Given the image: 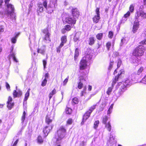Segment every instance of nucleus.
<instances>
[{
    "instance_id": "obj_11",
    "label": "nucleus",
    "mask_w": 146,
    "mask_h": 146,
    "mask_svg": "<svg viewBox=\"0 0 146 146\" xmlns=\"http://www.w3.org/2000/svg\"><path fill=\"white\" fill-rule=\"evenodd\" d=\"M139 21L138 20H135L133 26L132 32L133 33H136L139 27Z\"/></svg>"
},
{
    "instance_id": "obj_27",
    "label": "nucleus",
    "mask_w": 146,
    "mask_h": 146,
    "mask_svg": "<svg viewBox=\"0 0 146 146\" xmlns=\"http://www.w3.org/2000/svg\"><path fill=\"white\" fill-rule=\"evenodd\" d=\"M45 49L44 48H38L37 49V53H40L42 55H44L45 53Z\"/></svg>"
},
{
    "instance_id": "obj_18",
    "label": "nucleus",
    "mask_w": 146,
    "mask_h": 146,
    "mask_svg": "<svg viewBox=\"0 0 146 146\" xmlns=\"http://www.w3.org/2000/svg\"><path fill=\"white\" fill-rule=\"evenodd\" d=\"M38 8L37 9V12L38 15L39 13L42 12L43 10V7L42 4L41 3L37 4Z\"/></svg>"
},
{
    "instance_id": "obj_61",
    "label": "nucleus",
    "mask_w": 146,
    "mask_h": 146,
    "mask_svg": "<svg viewBox=\"0 0 146 146\" xmlns=\"http://www.w3.org/2000/svg\"><path fill=\"white\" fill-rule=\"evenodd\" d=\"M101 46V44L100 43V42L99 41H98L97 44V46H96L97 48V49L99 48H100Z\"/></svg>"
},
{
    "instance_id": "obj_43",
    "label": "nucleus",
    "mask_w": 146,
    "mask_h": 146,
    "mask_svg": "<svg viewBox=\"0 0 146 146\" xmlns=\"http://www.w3.org/2000/svg\"><path fill=\"white\" fill-rule=\"evenodd\" d=\"M64 46H63L62 44H60L56 48V52L58 53H59L60 52L61 50V48Z\"/></svg>"
},
{
    "instance_id": "obj_59",
    "label": "nucleus",
    "mask_w": 146,
    "mask_h": 146,
    "mask_svg": "<svg viewBox=\"0 0 146 146\" xmlns=\"http://www.w3.org/2000/svg\"><path fill=\"white\" fill-rule=\"evenodd\" d=\"M68 77L66 78L64 81H63V84L64 85H66L67 82H68Z\"/></svg>"
},
{
    "instance_id": "obj_46",
    "label": "nucleus",
    "mask_w": 146,
    "mask_h": 146,
    "mask_svg": "<svg viewBox=\"0 0 146 146\" xmlns=\"http://www.w3.org/2000/svg\"><path fill=\"white\" fill-rule=\"evenodd\" d=\"M47 80L46 78H44L42 81L41 84V86H45L47 84Z\"/></svg>"
},
{
    "instance_id": "obj_25",
    "label": "nucleus",
    "mask_w": 146,
    "mask_h": 146,
    "mask_svg": "<svg viewBox=\"0 0 146 146\" xmlns=\"http://www.w3.org/2000/svg\"><path fill=\"white\" fill-rule=\"evenodd\" d=\"M79 102L78 98L76 97H75L72 99L71 102L72 104L75 105L78 104Z\"/></svg>"
},
{
    "instance_id": "obj_41",
    "label": "nucleus",
    "mask_w": 146,
    "mask_h": 146,
    "mask_svg": "<svg viewBox=\"0 0 146 146\" xmlns=\"http://www.w3.org/2000/svg\"><path fill=\"white\" fill-rule=\"evenodd\" d=\"M113 31H110L108 32V37L110 39L112 38L113 36Z\"/></svg>"
},
{
    "instance_id": "obj_8",
    "label": "nucleus",
    "mask_w": 146,
    "mask_h": 146,
    "mask_svg": "<svg viewBox=\"0 0 146 146\" xmlns=\"http://www.w3.org/2000/svg\"><path fill=\"white\" fill-rule=\"evenodd\" d=\"M42 32L45 34L43 38V40L44 41L48 40L49 42H51V34L49 32L48 29L47 28L44 29L42 31Z\"/></svg>"
},
{
    "instance_id": "obj_21",
    "label": "nucleus",
    "mask_w": 146,
    "mask_h": 146,
    "mask_svg": "<svg viewBox=\"0 0 146 146\" xmlns=\"http://www.w3.org/2000/svg\"><path fill=\"white\" fill-rule=\"evenodd\" d=\"M8 15H10L12 20L16 19L14 11H8L7 13Z\"/></svg>"
},
{
    "instance_id": "obj_5",
    "label": "nucleus",
    "mask_w": 146,
    "mask_h": 146,
    "mask_svg": "<svg viewBox=\"0 0 146 146\" xmlns=\"http://www.w3.org/2000/svg\"><path fill=\"white\" fill-rule=\"evenodd\" d=\"M71 13L73 18L77 20L78 19L80 15V12L79 9L75 7H72L71 9Z\"/></svg>"
},
{
    "instance_id": "obj_47",
    "label": "nucleus",
    "mask_w": 146,
    "mask_h": 146,
    "mask_svg": "<svg viewBox=\"0 0 146 146\" xmlns=\"http://www.w3.org/2000/svg\"><path fill=\"white\" fill-rule=\"evenodd\" d=\"M125 73V71L124 70L122 69H121L119 72V73L117 75L119 77L122 74H124Z\"/></svg>"
},
{
    "instance_id": "obj_40",
    "label": "nucleus",
    "mask_w": 146,
    "mask_h": 146,
    "mask_svg": "<svg viewBox=\"0 0 146 146\" xmlns=\"http://www.w3.org/2000/svg\"><path fill=\"white\" fill-rule=\"evenodd\" d=\"M113 87L111 86V87H109L108 88L107 90L106 91V93L108 95L110 94L111 93Z\"/></svg>"
},
{
    "instance_id": "obj_52",
    "label": "nucleus",
    "mask_w": 146,
    "mask_h": 146,
    "mask_svg": "<svg viewBox=\"0 0 146 146\" xmlns=\"http://www.w3.org/2000/svg\"><path fill=\"white\" fill-rule=\"evenodd\" d=\"M130 11H127V13L123 15V17L125 18H127L129 17L130 15Z\"/></svg>"
},
{
    "instance_id": "obj_37",
    "label": "nucleus",
    "mask_w": 146,
    "mask_h": 146,
    "mask_svg": "<svg viewBox=\"0 0 146 146\" xmlns=\"http://www.w3.org/2000/svg\"><path fill=\"white\" fill-rule=\"evenodd\" d=\"M37 141L40 144H41L43 142V140L40 135H39L38 137Z\"/></svg>"
},
{
    "instance_id": "obj_42",
    "label": "nucleus",
    "mask_w": 146,
    "mask_h": 146,
    "mask_svg": "<svg viewBox=\"0 0 146 146\" xmlns=\"http://www.w3.org/2000/svg\"><path fill=\"white\" fill-rule=\"evenodd\" d=\"M83 86L84 85L83 83H82L81 81H80L78 83L77 87L79 89H81L83 87Z\"/></svg>"
},
{
    "instance_id": "obj_29",
    "label": "nucleus",
    "mask_w": 146,
    "mask_h": 146,
    "mask_svg": "<svg viewBox=\"0 0 146 146\" xmlns=\"http://www.w3.org/2000/svg\"><path fill=\"white\" fill-rule=\"evenodd\" d=\"M96 105H94L93 106H91L88 109V110L86 111L90 113L91 114V113L96 108Z\"/></svg>"
},
{
    "instance_id": "obj_33",
    "label": "nucleus",
    "mask_w": 146,
    "mask_h": 146,
    "mask_svg": "<svg viewBox=\"0 0 146 146\" xmlns=\"http://www.w3.org/2000/svg\"><path fill=\"white\" fill-rule=\"evenodd\" d=\"M72 28V27L71 26V25L69 24L66 25L64 27V28L66 30V31H70Z\"/></svg>"
},
{
    "instance_id": "obj_64",
    "label": "nucleus",
    "mask_w": 146,
    "mask_h": 146,
    "mask_svg": "<svg viewBox=\"0 0 146 146\" xmlns=\"http://www.w3.org/2000/svg\"><path fill=\"white\" fill-rule=\"evenodd\" d=\"M49 74L48 73H47L45 74L44 75V78H46L47 79V78L49 77Z\"/></svg>"
},
{
    "instance_id": "obj_28",
    "label": "nucleus",
    "mask_w": 146,
    "mask_h": 146,
    "mask_svg": "<svg viewBox=\"0 0 146 146\" xmlns=\"http://www.w3.org/2000/svg\"><path fill=\"white\" fill-rule=\"evenodd\" d=\"M103 33H99L97 34L96 35L97 39L99 40H101L103 38Z\"/></svg>"
},
{
    "instance_id": "obj_39",
    "label": "nucleus",
    "mask_w": 146,
    "mask_h": 146,
    "mask_svg": "<svg viewBox=\"0 0 146 146\" xmlns=\"http://www.w3.org/2000/svg\"><path fill=\"white\" fill-rule=\"evenodd\" d=\"M111 46V43L110 41H108L106 43V46L107 48V50H109Z\"/></svg>"
},
{
    "instance_id": "obj_34",
    "label": "nucleus",
    "mask_w": 146,
    "mask_h": 146,
    "mask_svg": "<svg viewBox=\"0 0 146 146\" xmlns=\"http://www.w3.org/2000/svg\"><path fill=\"white\" fill-rule=\"evenodd\" d=\"M73 122V120L71 118H68L66 121V124L67 125H71Z\"/></svg>"
},
{
    "instance_id": "obj_49",
    "label": "nucleus",
    "mask_w": 146,
    "mask_h": 146,
    "mask_svg": "<svg viewBox=\"0 0 146 146\" xmlns=\"http://www.w3.org/2000/svg\"><path fill=\"white\" fill-rule=\"evenodd\" d=\"M72 112V109L70 108H67L66 110V113L67 114H71Z\"/></svg>"
},
{
    "instance_id": "obj_16",
    "label": "nucleus",
    "mask_w": 146,
    "mask_h": 146,
    "mask_svg": "<svg viewBox=\"0 0 146 146\" xmlns=\"http://www.w3.org/2000/svg\"><path fill=\"white\" fill-rule=\"evenodd\" d=\"M53 121V119L50 116V114H47L46 116L45 122V123L48 125H49L52 123Z\"/></svg>"
},
{
    "instance_id": "obj_14",
    "label": "nucleus",
    "mask_w": 146,
    "mask_h": 146,
    "mask_svg": "<svg viewBox=\"0 0 146 146\" xmlns=\"http://www.w3.org/2000/svg\"><path fill=\"white\" fill-rule=\"evenodd\" d=\"M90 115L88 111H86L85 112L83 116L82 120L81 123V125L84 124L85 122L90 117Z\"/></svg>"
},
{
    "instance_id": "obj_62",
    "label": "nucleus",
    "mask_w": 146,
    "mask_h": 146,
    "mask_svg": "<svg viewBox=\"0 0 146 146\" xmlns=\"http://www.w3.org/2000/svg\"><path fill=\"white\" fill-rule=\"evenodd\" d=\"M19 141L18 139H17L14 142L12 146H16L17 144Z\"/></svg>"
},
{
    "instance_id": "obj_26",
    "label": "nucleus",
    "mask_w": 146,
    "mask_h": 146,
    "mask_svg": "<svg viewBox=\"0 0 146 146\" xmlns=\"http://www.w3.org/2000/svg\"><path fill=\"white\" fill-rule=\"evenodd\" d=\"M56 90L55 88H54L51 92L50 93L49 95V98L50 100L52 98L54 95L56 94Z\"/></svg>"
},
{
    "instance_id": "obj_4",
    "label": "nucleus",
    "mask_w": 146,
    "mask_h": 146,
    "mask_svg": "<svg viewBox=\"0 0 146 146\" xmlns=\"http://www.w3.org/2000/svg\"><path fill=\"white\" fill-rule=\"evenodd\" d=\"M144 70V67L143 66L140 67L137 72L133 73L131 75V79L132 81L137 80L142 76V72Z\"/></svg>"
},
{
    "instance_id": "obj_24",
    "label": "nucleus",
    "mask_w": 146,
    "mask_h": 146,
    "mask_svg": "<svg viewBox=\"0 0 146 146\" xmlns=\"http://www.w3.org/2000/svg\"><path fill=\"white\" fill-rule=\"evenodd\" d=\"M102 123L104 124H106L107 122L108 119V117L107 116L105 115L102 116Z\"/></svg>"
},
{
    "instance_id": "obj_30",
    "label": "nucleus",
    "mask_w": 146,
    "mask_h": 146,
    "mask_svg": "<svg viewBox=\"0 0 146 146\" xmlns=\"http://www.w3.org/2000/svg\"><path fill=\"white\" fill-rule=\"evenodd\" d=\"M105 127L107 129V130L109 131H111V126L110 122L109 121L107 123L105 124Z\"/></svg>"
},
{
    "instance_id": "obj_58",
    "label": "nucleus",
    "mask_w": 146,
    "mask_h": 146,
    "mask_svg": "<svg viewBox=\"0 0 146 146\" xmlns=\"http://www.w3.org/2000/svg\"><path fill=\"white\" fill-rule=\"evenodd\" d=\"M6 84V87L7 90H10V87L9 85L7 82H5Z\"/></svg>"
},
{
    "instance_id": "obj_50",
    "label": "nucleus",
    "mask_w": 146,
    "mask_h": 146,
    "mask_svg": "<svg viewBox=\"0 0 146 146\" xmlns=\"http://www.w3.org/2000/svg\"><path fill=\"white\" fill-rule=\"evenodd\" d=\"M113 61H111L110 62L108 68V69L109 70H110L113 67Z\"/></svg>"
},
{
    "instance_id": "obj_32",
    "label": "nucleus",
    "mask_w": 146,
    "mask_h": 146,
    "mask_svg": "<svg viewBox=\"0 0 146 146\" xmlns=\"http://www.w3.org/2000/svg\"><path fill=\"white\" fill-rule=\"evenodd\" d=\"M30 90V88L28 89L27 92L25 94L24 100L25 101H26L27 100L29 96Z\"/></svg>"
},
{
    "instance_id": "obj_7",
    "label": "nucleus",
    "mask_w": 146,
    "mask_h": 146,
    "mask_svg": "<svg viewBox=\"0 0 146 146\" xmlns=\"http://www.w3.org/2000/svg\"><path fill=\"white\" fill-rule=\"evenodd\" d=\"M77 20L75 18H73L71 16L66 17L64 19V21L66 23L71 25H75L76 23Z\"/></svg>"
},
{
    "instance_id": "obj_1",
    "label": "nucleus",
    "mask_w": 146,
    "mask_h": 146,
    "mask_svg": "<svg viewBox=\"0 0 146 146\" xmlns=\"http://www.w3.org/2000/svg\"><path fill=\"white\" fill-rule=\"evenodd\" d=\"M67 130L65 127L63 125L60 126L57 130L53 138L56 139V144L58 142L62 140L65 137L66 134Z\"/></svg>"
},
{
    "instance_id": "obj_6",
    "label": "nucleus",
    "mask_w": 146,
    "mask_h": 146,
    "mask_svg": "<svg viewBox=\"0 0 146 146\" xmlns=\"http://www.w3.org/2000/svg\"><path fill=\"white\" fill-rule=\"evenodd\" d=\"M140 17L143 19L146 18V13L142 10H139L136 11L135 16V20H138Z\"/></svg>"
},
{
    "instance_id": "obj_56",
    "label": "nucleus",
    "mask_w": 146,
    "mask_h": 146,
    "mask_svg": "<svg viewBox=\"0 0 146 146\" xmlns=\"http://www.w3.org/2000/svg\"><path fill=\"white\" fill-rule=\"evenodd\" d=\"M17 41V38L15 37H13L11 39V42L13 43H15Z\"/></svg>"
},
{
    "instance_id": "obj_55",
    "label": "nucleus",
    "mask_w": 146,
    "mask_h": 146,
    "mask_svg": "<svg viewBox=\"0 0 146 146\" xmlns=\"http://www.w3.org/2000/svg\"><path fill=\"white\" fill-rule=\"evenodd\" d=\"M95 12L96 13V15H100V8H97L95 10Z\"/></svg>"
},
{
    "instance_id": "obj_57",
    "label": "nucleus",
    "mask_w": 146,
    "mask_h": 146,
    "mask_svg": "<svg viewBox=\"0 0 146 146\" xmlns=\"http://www.w3.org/2000/svg\"><path fill=\"white\" fill-rule=\"evenodd\" d=\"M43 64L44 69L46 68V65L47 64L46 61V60H42Z\"/></svg>"
},
{
    "instance_id": "obj_9",
    "label": "nucleus",
    "mask_w": 146,
    "mask_h": 146,
    "mask_svg": "<svg viewBox=\"0 0 146 146\" xmlns=\"http://www.w3.org/2000/svg\"><path fill=\"white\" fill-rule=\"evenodd\" d=\"M117 87L119 88V92L121 94L127 90V86L122 82L118 83Z\"/></svg>"
},
{
    "instance_id": "obj_44",
    "label": "nucleus",
    "mask_w": 146,
    "mask_h": 146,
    "mask_svg": "<svg viewBox=\"0 0 146 146\" xmlns=\"http://www.w3.org/2000/svg\"><path fill=\"white\" fill-rule=\"evenodd\" d=\"M99 123V121L98 120L95 121L94 123V128L96 129Z\"/></svg>"
},
{
    "instance_id": "obj_63",
    "label": "nucleus",
    "mask_w": 146,
    "mask_h": 146,
    "mask_svg": "<svg viewBox=\"0 0 146 146\" xmlns=\"http://www.w3.org/2000/svg\"><path fill=\"white\" fill-rule=\"evenodd\" d=\"M66 30L64 28L61 29V32L62 34H64L66 33Z\"/></svg>"
},
{
    "instance_id": "obj_35",
    "label": "nucleus",
    "mask_w": 146,
    "mask_h": 146,
    "mask_svg": "<svg viewBox=\"0 0 146 146\" xmlns=\"http://www.w3.org/2000/svg\"><path fill=\"white\" fill-rule=\"evenodd\" d=\"M9 56L13 58V60L15 62L17 63L18 62V60L16 58L15 54L14 53H12V54H10Z\"/></svg>"
},
{
    "instance_id": "obj_10",
    "label": "nucleus",
    "mask_w": 146,
    "mask_h": 146,
    "mask_svg": "<svg viewBox=\"0 0 146 146\" xmlns=\"http://www.w3.org/2000/svg\"><path fill=\"white\" fill-rule=\"evenodd\" d=\"M6 104L7 107L9 110H10L14 107L15 104L13 102V98L11 96H9L8 97Z\"/></svg>"
},
{
    "instance_id": "obj_15",
    "label": "nucleus",
    "mask_w": 146,
    "mask_h": 146,
    "mask_svg": "<svg viewBox=\"0 0 146 146\" xmlns=\"http://www.w3.org/2000/svg\"><path fill=\"white\" fill-rule=\"evenodd\" d=\"M22 95V91L19 90L17 91L16 90H13V97L14 98L20 97Z\"/></svg>"
},
{
    "instance_id": "obj_31",
    "label": "nucleus",
    "mask_w": 146,
    "mask_h": 146,
    "mask_svg": "<svg viewBox=\"0 0 146 146\" xmlns=\"http://www.w3.org/2000/svg\"><path fill=\"white\" fill-rule=\"evenodd\" d=\"M7 7L8 9L11 10L10 11H14V8L12 4H7Z\"/></svg>"
},
{
    "instance_id": "obj_3",
    "label": "nucleus",
    "mask_w": 146,
    "mask_h": 146,
    "mask_svg": "<svg viewBox=\"0 0 146 146\" xmlns=\"http://www.w3.org/2000/svg\"><path fill=\"white\" fill-rule=\"evenodd\" d=\"M86 55L83 57L80 62L79 69L80 70H84L86 68L87 66V60L91 58L90 53L88 54L86 53Z\"/></svg>"
},
{
    "instance_id": "obj_45",
    "label": "nucleus",
    "mask_w": 146,
    "mask_h": 146,
    "mask_svg": "<svg viewBox=\"0 0 146 146\" xmlns=\"http://www.w3.org/2000/svg\"><path fill=\"white\" fill-rule=\"evenodd\" d=\"M139 44H140L139 45H142V46L146 45V38L145 39L139 42Z\"/></svg>"
},
{
    "instance_id": "obj_20",
    "label": "nucleus",
    "mask_w": 146,
    "mask_h": 146,
    "mask_svg": "<svg viewBox=\"0 0 146 146\" xmlns=\"http://www.w3.org/2000/svg\"><path fill=\"white\" fill-rule=\"evenodd\" d=\"M92 20L94 23H97L99 22L100 19V16L99 15H95L92 18Z\"/></svg>"
},
{
    "instance_id": "obj_22",
    "label": "nucleus",
    "mask_w": 146,
    "mask_h": 146,
    "mask_svg": "<svg viewBox=\"0 0 146 146\" xmlns=\"http://www.w3.org/2000/svg\"><path fill=\"white\" fill-rule=\"evenodd\" d=\"M119 77L117 75L115 76L114 78L112 80V82L111 84V86L114 87V85L117 83L118 81Z\"/></svg>"
},
{
    "instance_id": "obj_54",
    "label": "nucleus",
    "mask_w": 146,
    "mask_h": 146,
    "mask_svg": "<svg viewBox=\"0 0 146 146\" xmlns=\"http://www.w3.org/2000/svg\"><path fill=\"white\" fill-rule=\"evenodd\" d=\"M86 86H85L84 87V90L81 91L80 94V96L81 97L83 96L84 95V94L85 93V91L86 90Z\"/></svg>"
},
{
    "instance_id": "obj_12",
    "label": "nucleus",
    "mask_w": 146,
    "mask_h": 146,
    "mask_svg": "<svg viewBox=\"0 0 146 146\" xmlns=\"http://www.w3.org/2000/svg\"><path fill=\"white\" fill-rule=\"evenodd\" d=\"M53 125H48L45 127L43 129V132L44 134L45 137H46L50 131L52 129Z\"/></svg>"
},
{
    "instance_id": "obj_19",
    "label": "nucleus",
    "mask_w": 146,
    "mask_h": 146,
    "mask_svg": "<svg viewBox=\"0 0 146 146\" xmlns=\"http://www.w3.org/2000/svg\"><path fill=\"white\" fill-rule=\"evenodd\" d=\"M60 40L61 42L60 44L64 46V44L66 43L67 41V36L66 35L62 36L60 38Z\"/></svg>"
},
{
    "instance_id": "obj_48",
    "label": "nucleus",
    "mask_w": 146,
    "mask_h": 146,
    "mask_svg": "<svg viewBox=\"0 0 146 146\" xmlns=\"http://www.w3.org/2000/svg\"><path fill=\"white\" fill-rule=\"evenodd\" d=\"M26 114L25 111H24L21 118V121L23 122H24L25 119Z\"/></svg>"
},
{
    "instance_id": "obj_53",
    "label": "nucleus",
    "mask_w": 146,
    "mask_h": 146,
    "mask_svg": "<svg viewBox=\"0 0 146 146\" xmlns=\"http://www.w3.org/2000/svg\"><path fill=\"white\" fill-rule=\"evenodd\" d=\"M42 5H43L44 8L46 9H47V1H43L42 3Z\"/></svg>"
},
{
    "instance_id": "obj_23",
    "label": "nucleus",
    "mask_w": 146,
    "mask_h": 146,
    "mask_svg": "<svg viewBox=\"0 0 146 146\" xmlns=\"http://www.w3.org/2000/svg\"><path fill=\"white\" fill-rule=\"evenodd\" d=\"M79 55V49L78 48H76L75 50V53L74 55V60L76 61Z\"/></svg>"
},
{
    "instance_id": "obj_2",
    "label": "nucleus",
    "mask_w": 146,
    "mask_h": 146,
    "mask_svg": "<svg viewBox=\"0 0 146 146\" xmlns=\"http://www.w3.org/2000/svg\"><path fill=\"white\" fill-rule=\"evenodd\" d=\"M146 48L144 46L138 45L135 48L131 53V56L136 57H140L144 55Z\"/></svg>"
},
{
    "instance_id": "obj_13",
    "label": "nucleus",
    "mask_w": 146,
    "mask_h": 146,
    "mask_svg": "<svg viewBox=\"0 0 146 146\" xmlns=\"http://www.w3.org/2000/svg\"><path fill=\"white\" fill-rule=\"evenodd\" d=\"M115 137H110L108 140L107 144L108 146H115L116 141L115 140Z\"/></svg>"
},
{
    "instance_id": "obj_36",
    "label": "nucleus",
    "mask_w": 146,
    "mask_h": 146,
    "mask_svg": "<svg viewBox=\"0 0 146 146\" xmlns=\"http://www.w3.org/2000/svg\"><path fill=\"white\" fill-rule=\"evenodd\" d=\"M134 6L133 4H131L129 7V11L130 12L132 13H133L134 10Z\"/></svg>"
},
{
    "instance_id": "obj_60",
    "label": "nucleus",
    "mask_w": 146,
    "mask_h": 146,
    "mask_svg": "<svg viewBox=\"0 0 146 146\" xmlns=\"http://www.w3.org/2000/svg\"><path fill=\"white\" fill-rule=\"evenodd\" d=\"M86 142L84 141H81L80 143V146H84L85 145Z\"/></svg>"
},
{
    "instance_id": "obj_17",
    "label": "nucleus",
    "mask_w": 146,
    "mask_h": 146,
    "mask_svg": "<svg viewBox=\"0 0 146 146\" xmlns=\"http://www.w3.org/2000/svg\"><path fill=\"white\" fill-rule=\"evenodd\" d=\"M96 39L94 36H91L88 38V44L91 46L94 45Z\"/></svg>"
},
{
    "instance_id": "obj_38",
    "label": "nucleus",
    "mask_w": 146,
    "mask_h": 146,
    "mask_svg": "<svg viewBox=\"0 0 146 146\" xmlns=\"http://www.w3.org/2000/svg\"><path fill=\"white\" fill-rule=\"evenodd\" d=\"M122 82L124 84H125L126 86H127L131 84V81L130 79L128 78H127L124 82Z\"/></svg>"
},
{
    "instance_id": "obj_51",
    "label": "nucleus",
    "mask_w": 146,
    "mask_h": 146,
    "mask_svg": "<svg viewBox=\"0 0 146 146\" xmlns=\"http://www.w3.org/2000/svg\"><path fill=\"white\" fill-rule=\"evenodd\" d=\"M121 63L122 61H121V60L120 59H118L117 62V69H118L120 67Z\"/></svg>"
}]
</instances>
